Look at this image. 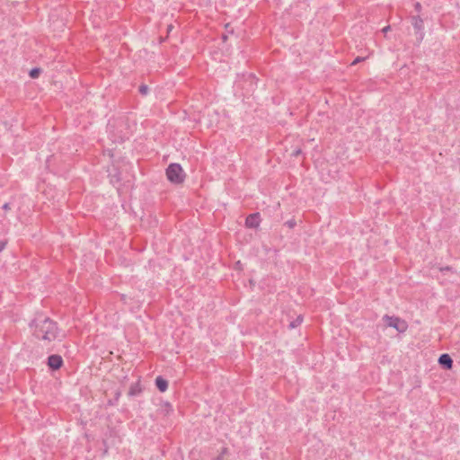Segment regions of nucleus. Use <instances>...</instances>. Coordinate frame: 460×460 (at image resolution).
Returning a JSON list of instances; mask_svg holds the SVG:
<instances>
[{
  "instance_id": "obj_4",
  "label": "nucleus",
  "mask_w": 460,
  "mask_h": 460,
  "mask_svg": "<svg viewBox=\"0 0 460 460\" xmlns=\"http://www.w3.org/2000/svg\"><path fill=\"white\" fill-rule=\"evenodd\" d=\"M48 365L53 370L59 369L63 365V359L59 355H51L48 358Z\"/></svg>"
},
{
  "instance_id": "obj_10",
  "label": "nucleus",
  "mask_w": 460,
  "mask_h": 460,
  "mask_svg": "<svg viewBox=\"0 0 460 460\" xmlns=\"http://www.w3.org/2000/svg\"><path fill=\"white\" fill-rule=\"evenodd\" d=\"M141 392V389L138 388V385H132L128 391V395L133 396Z\"/></svg>"
},
{
  "instance_id": "obj_7",
  "label": "nucleus",
  "mask_w": 460,
  "mask_h": 460,
  "mask_svg": "<svg viewBox=\"0 0 460 460\" xmlns=\"http://www.w3.org/2000/svg\"><path fill=\"white\" fill-rule=\"evenodd\" d=\"M411 23L416 31H421L423 30V20L420 15L413 16Z\"/></svg>"
},
{
  "instance_id": "obj_1",
  "label": "nucleus",
  "mask_w": 460,
  "mask_h": 460,
  "mask_svg": "<svg viewBox=\"0 0 460 460\" xmlns=\"http://www.w3.org/2000/svg\"><path fill=\"white\" fill-rule=\"evenodd\" d=\"M31 326L33 336L46 343L55 341L58 337L57 323L49 318L34 320Z\"/></svg>"
},
{
  "instance_id": "obj_20",
  "label": "nucleus",
  "mask_w": 460,
  "mask_h": 460,
  "mask_svg": "<svg viewBox=\"0 0 460 460\" xmlns=\"http://www.w3.org/2000/svg\"><path fill=\"white\" fill-rule=\"evenodd\" d=\"M300 153H301V150H300V149H297V150H296V151L294 152V154H293V155L296 156V155H298Z\"/></svg>"
},
{
  "instance_id": "obj_13",
  "label": "nucleus",
  "mask_w": 460,
  "mask_h": 460,
  "mask_svg": "<svg viewBox=\"0 0 460 460\" xmlns=\"http://www.w3.org/2000/svg\"><path fill=\"white\" fill-rule=\"evenodd\" d=\"M139 93L142 94V95H146L147 93H148V87L147 85L146 84H141L139 86Z\"/></svg>"
},
{
  "instance_id": "obj_19",
  "label": "nucleus",
  "mask_w": 460,
  "mask_h": 460,
  "mask_svg": "<svg viewBox=\"0 0 460 460\" xmlns=\"http://www.w3.org/2000/svg\"><path fill=\"white\" fill-rule=\"evenodd\" d=\"M287 224L288 225L289 227H294L296 225V222L292 220V221L287 222Z\"/></svg>"
},
{
  "instance_id": "obj_3",
  "label": "nucleus",
  "mask_w": 460,
  "mask_h": 460,
  "mask_svg": "<svg viewBox=\"0 0 460 460\" xmlns=\"http://www.w3.org/2000/svg\"><path fill=\"white\" fill-rule=\"evenodd\" d=\"M384 320L389 327L396 329L399 332H404L408 329V323L405 320L397 316L385 315Z\"/></svg>"
},
{
  "instance_id": "obj_15",
  "label": "nucleus",
  "mask_w": 460,
  "mask_h": 460,
  "mask_svg": "<svg viewBox=\"0 0 460 460\" xmlns=\"http://www.w3.org/2000/svg\"><path fill=\"white\" fill-rule=\"evenodd\" d=\"M414 8H415V10H416L418 13H420V12H421V9H422L420 3H419V2L415 3V4H414Z\"/></svg>"
},
{
  "instance_id": "obj_14",
  "label": "nucleus",
  "mask_w": 460,
  "mask_h": 460,
  "mask_svg": "<svg viewBox=\"0 0 460 460\" xmlns=\"http://www.w3.org/2000/svg\"><path fill=\"white\" fill-rule=\"evenodd\" d=\"M228 453L227 447H223L220 455L215 460H223L225 455Z\"/></svg>"
},
{
  "instance_id": "obj_18",
  "label": "nucleus",
  "mask_w": 460,
  "mask_h": 460,
  "mask_svg": "<svg viewBox=\"0 0 460 460\" xmlns=\"http://www.w3.org/2000/svg\"><path fill=\"white\" fill-rule=\"evenodd\" d=\"M391 29V27L389 25L385 26V28L382 29V31L384 33H386L387 31H389Z\"/></svg>"
},
{
  "instance_id": "obj_16",
  "label": "nucleus",
  "mask_w": 460,
  "mask_h": 460,
  "mask_svg": "<svg viewBox=\"0 0 460 460\" xmlns=\"http://www.w3.org/2000/svg\"><path fill=\"white\" fill-rule=\"evenodd\" d=\"M6 244V241H0V252L5 248Z\"/></svg>"
},
{
  "instance_id": "obj_21",
  "label": "nucleus",
  "mask_w": 460,
  "mask_h": 460,
  "mask_svg": "<svg viewBox=\"0 0 460 460\" xmlns=\"http://www.w3.org/2000/svg\"><path fill=\"white\" fill-rule=\"evenodd\" d=\"M121 299L125 300V296L124 295L121 296Z\"/></svg>"
},
{
  "instance_id": "obj_2",
  "label": "nucleus",
  "mask_w": 460,
  "mask_h": 460,
  "mask_svg": "<svg viewBox=\"0 0 460 460\" xmlns=\"http://www.w3.org/2000/svg\"><path fill=\"white\" fill-rule=\"evenodd\" d=\"M167 179L172 183H181L184 181L185 174L179 164H171L166 169Z\"/></svg>"
},
{
  "instance_id": "obj_9",
  "label": "nucleus",
  "mask_w": 460,
  "mask_h": 460,
  "mask_svg": "<svg viewBox=\"0 0 460 460\" xmlns=\"http://www.w3.org/2000/svg\"><path fill=\"white\" fill-rule=\"evenodd\" d=\"M302 322H303V316L298 315L295 321L290 323L289 328L294 329V328L299 326L302 323Z\"/></svg>"
},
{
  "instance_id": "obj_17",
  "label": "nucleus",
  "mask_w": 460,
  "mask_h": 460,
  "mask_svg": "<svg viewBox=\"0 0 460 460\" xmlns=\"http://www.w3.org/2000/svg\"><path fill=\"white\" fill-rule=\"evenodd\" d=\"M2 208H3V209H4V210H5V211H8V210H10V209H11V207H10V204H9V203H4V204L3 205V207H2Z\"/></svg>"
},
{
  "instance_id": "obj_8",
  "label": "nucleus",
  "mask_w": 460,
  "mask_h": 460,
  "mask_svg": "<svg viewBox=\"0 0 460 460\" xmlns=\"http://www.w3.org/2000/svg\"><path fill=\"white\" fill-rule=\"evenodd\" d=\"M155 385L161 392H164L168 388V382L162 376H157L155 379Z\"/></svg>"
},
{
  "instance_id": "obj_5",
  "label": "nucleus",
  "mask_w": 460,
  "mask_h": 460,
  "mask_svg": "<svg viewBox=\"0 0 460 460\" xmlns=\"http://www.w3.org/2000/svg\"><path fill=\"white\" fill-rule=\"evenodd\" d=\"M245 225L250 228H256L260 225V214L253 213L249 215L245 219Z\"/></svg>"
},
{
  "instance_id": "obj_12",
  "label": "nucleus",
  "mask_w": 460,
  "mask_h": 460,
  "mask_svg": "<svg viewBox=\"0 0 460 460\" xmlns=\"http://www.w3.org/2000/svg\"><path fill=\"white\" fill-rule=\"evenodd\" d=\"M367 58V57H357L350 65L355 66L359 62L365 61Z\"/></svg>"
},
{
  "instance_id": "obj_6",
  "label": "nucleus",
  "mask_w": 460,
  "mask_h": 460,
  "mask_svg": "<svg viewBox=\"0 0 460 460\" xmlns=\"http://www.w3.org/2000/svg\"><path fill=\"white\" fill-rule=\"evenodd\" d=\"M438 362L447 369L452 368L453 360L447 354H442L438 358Z\"/></svg>"
},
{
  "instance_id": "obj_11",
  "label": "nucleus",
  "mask_w": 460,
  "mask_h": 460,
  "mask_svg": "<svg viewBox=\"0 0 460 460\" xmlns=\"http://www.w3.org/2000/svg\"><path fill=\"white\" fill-rule=\"evenodd\" d=\"M40 68H33L30 71V76L31 78H37L40 75Z\"/></svg>"
}]
</instances>
